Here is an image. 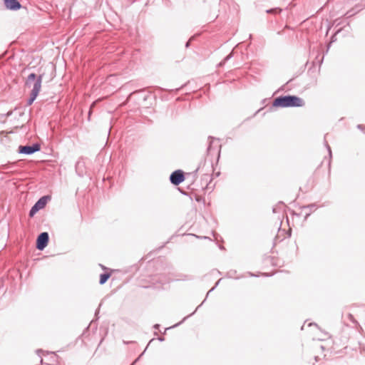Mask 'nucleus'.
Segmentation results:
<instances>
[{"instance_id":"11","label":"nucleus","mask_w":365,"mask_h":365,"mask_svg":"<svg viewBox=\"0 0 365 365\" xmlns=\"http://www.w3.org/2000/svg\"><path fill=\"white\" fill-rule=\"evenodd\" d=\"M357 128H358L359 129H360V130H362V128H363V125H358Z\"/></svg>"},{"instance_id":"14","label":"nucleus","mask_w":365,"mask_h":365,"mask_svg":"<svg viewBox=\"0 0 365 365\" xmlns=\"http://www.w3.org/2000/svg\"><path fill=\"white\" fill-rule=\"evenodd\" d=\"M158 326H159L158 324H155V325L154 326V327H155V329H157V328L158 327Z\"/></svg>"},{"instance_id":"13","label":"nucleus","mask_w":365,"mask_h":365,"mask_svg":"<svg viewBox=\"0 0 365 365\" xmlns=\"http://www.w3.org/2000/svg\"><path fill=\"white\" fill-rule=\"evenodd\" d=\"M230 57H231V54H230L229 56H227L225 58V60L227 61V59H229Z\"/></svg>"},{"instance_id":"4","label":"nucleus","mask_w":365,"mask_h":365,"mask_svg":"<svg viewBox=\"0 0 365 365\" xmlns=\"http://www.w3.org/2000/svg\"><path fill=\"white\" fill-rule=\"evenodd\" d=\"M46 204V197L40 198L29 211V216L34 217L35 214L40 210L43 209Z\"/></svg>"},{"instance_id":"6","label":"nucleus","mask_w":365,"mask_h":365,"mask_svg":"<svg viewBox=\"0 0 365 365\" xmlns=\"http://www.w3.org/2000/svg\"><path fill=\"white\" fill-rule=\"evenodd\" d=\"M48 234L47 232L41 233L36 241V247L39 250H43L47 245L48 242Z\"/></svg>"},{"instance_id":"5","label":"nucleus","mask_w":365,"mask_h":365,"mask_svg":"<svg viewBox=\"0 0 365 365\" xmlns=\"http://www.w3.org/2000/svg\"><path fill=\"white\" fill-rule=\"evenodd\" d=\"M170 180L173 185H178L185 180L183 172L180 170L174 171L170 175Z\"/></svg>"},{"instance_id":"1","label":"nucleus","mask_w":365,"mask_h":365,"mask_svg":"<svg viewBox=\"0 0 365 365\" xmlns=\"http://www.w3.org/2000/svg\"><path fill=\"white\" fill-rule=\"evenodd\" d=\"M42 79L43 74H40L38 77H36V75L34 73L29 75L25 83L26 87H32L30 97L27 101L29 106L31 105L38 96L41 88Z\"/></svg>"},{"instance_id":"17","label":"nucleus","mask_w":365,"mask_h":365,"mask_svg":"<svg viewBox=\"0 0 365 365\" xmlns=\"http://www.w3.org/2000/svg\"><path fill=\"white\" fill-rule=\"evenodd\" d=\"M309 326L312 327V326H313V324L312 323H310V324H309Z\"/></svg>"},{"instance_id":"16","label":"nucleus","mask_w":365,"mask_h":365,"mask_svg":"<svg viewBox=\"0 0 365 365\" xmlns=\"http://www.w3.org/2000/svg\"><path fill=\"white\" fill-rule=\"evenodd\" d=\"M188 46H189V42H187V43H186V47H188Z\"/></svg>"},{"instance_id":"15","label":"nucleus","mask_w":365,"mask_h":365,"mask_svg":"<svg viewBox=\"0 0 365 365\" xmlns=\"http://www.w3.org/2000/svg\"><path fill=\"white\" fill-rule=\"evenodd\" d=\"M51 357H52V358H53V359H55V358L56 357V355H54V354H53V355L51 356Z\"/></svg>"},{"instance_id":"3","label":"nucleus","mask_w":365,"mask_h":365,"mask_svg":"<svg viewBox=\"0 0 365 365\" xmlns=\"http://www.w3.org/2000/svg\"><path fill=\"white\" fill-rule=\"evenodd\" d=\"M41 146L38 143L33 144L32 145L19 146V152L21 154L31 155L37 151H39Z\"/></svg>"},{"instance_id":"8","label":"nucleus","mask_w":365,"mask_h":365,"mask_svg":"<svg viewBox=\"0 0 365 365\" xmlns=\"http://www.w3.org/2000/svg\"><path fill=\"white\" fill-rule=\"evenodd\" d=\"M110 274H108V273H103V274H101L100 275V281H99V283L101 284H103L104 283L106 282V281L108 279V278L110 277Z\"/></svg>"},{"instance_id":"12","label":"nucleus","mask_w":365,"mask_h":365,"mask_svg":"<svg viewBox=\"0 0 365 365\" xmlns=\"http://www.w3.org/2000/svg\"><path fill=\"white\" fill-rule=\"evenodd\" d=\"M219 146H220V145H219L218 143H217V144H216V148H217ZM216 152H217V153H218V152H219V151L217 150V149H216Z\"/></svg>"},{"instance_id":"9","label":"nucleus","mask_w":365,"mask_h":365,"mask_svg":"<svg viewBox=\"0 0 365 365\" xmlns=\"http://www.w3.org/2000/svg\"><path fill=\"white\" fill-rule=\"evenodd\" d=\"M209 139H210V145H209V146L207 148V153L210 154L212 153V145L214 144L215 140L212 138H209Z\"/></svg>"},{"instance_id":"10","label":"nucleus","mask_w":365,"mask_h":365,"mask_svg":"<svg viewBox=\"0 0 365 365\" xmlns=\"http://www.w3.org/2000/svg\"><path fill=\"white\" fill-rule=\"evenodd\" d=\"M327 149H328L329 153V155H331V148H330V147H329L327 144Z\"/></svg>"},{"instance_id":"7","label":"nucleus","mask_w":365,"mask_h":365,"mask_svg":"<svg viewBox=\"0 0 365 365\" xmlns=\"http://www.w3.org/2000/svg\"><path fill=\"white\" fill-rule=\"evenodd\" d=\"M4 2L8 9L17 10L21 8V4L17 0H4Z\"/></svg>"},{"instance_id":"2","label":"nucleus","mask_w":365,"mask_h":365,"mask_svg":"<svg viewBox=\"0 0 365 365\" xmlns=\"http://www.w3.org/2000/svg\"><path fill=\"white\" fill-rule=\"evenodd\" d=\"M275 107H302L304 105V101L295 96H284L275 98L272 103Z\"/></svg>"}]
</instances>
